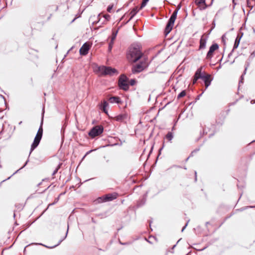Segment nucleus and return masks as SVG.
<instances>
[{"instance_id":"1","label":"nucleus","mask_w":255,"mask_h":255,"mask_svg":"<svg viewBox=\"0 0 255 255\" xmlns=\"http://www.w3.org/2000/svg\"><path fill=\"white\" fill-rule=\"evenodd\" d=\"M203 67V66H201L196 71L194 77H192V85L195 84L198 79H202L205 85L204 89V91H205L210 85L212 78L210 74H206L202 71Z\"/></svg>"},{"instance_id":"2","label":"nucleus","mask_w":255,"mask_h":255,"mask_svg":"<svg viewBox=\"0 0 255 255\" xmlns=\"http://www.w3.org/2000/svg\"><path fill=\"white\" fill-rule=\"evenodd\" d=\"M142 55L138 45H132L129 48L127 53V58L129 62H135Z\"/></svg>"},{"instance_id":"3","label":"nucleus","mask_w":255,"mask_h":255,"mask_svg":"<svg viewBox=\"0 0 255 255\" xmlns=\"http://www.w3.org/2000/svg\"><path fill=\"white\" fill-rule=\"evenodd\" d=\"M97 71L101 76H113L114 75L118 74V71L116 69L105 66L98 67L97 68Z\"/></svg>"},{"instance_id":"4","label":"nucleus","mask_w":255,"mask_h":255,"mask_svg":"<svg viewBox=\"0 0 255 255\" xmlns=\"http://www.w3.org/2000/svg\"><path fill=\"white\" fill-rule=\"evenodd\" d=\"M179 8V7H178V8L173 12L170 19H169L165 29V32L166 33V34H168L172 30L175 20L176 18L177 12Z\"/></svg>"},{"instance_id":"5","label":"nucleus","mask_w":255,"mask_h":255,"mask_svg":"<svg viewBox=\"0 0 255 255\" xmlns=\"http://www.w3.org/2000/svg\"><path fill=\"white\" fill-rule=\"evenodd\" d=\"M43 133V129L42 127V125L40 127L37 134L34 138L33 143L31 146L30 153L38 146L39 144L40 141L42 138Z\"/></svg>"},{"instance_id":"6","label":"nucleus","mask_w":255,"mask_h":255,"mask_svg":"<svg viewBox=\"0 0 255 255\" xmlns=\"http://www.w3.org/2000/svg\"><path fill=\"white\" fill-rule=\"evenodd\" d=\"M103 128L101 126H96L89 132V135L92 137H94L103 132Z\"/></svg>"},{"instance_id":"7","label":"nucleus","mask_w":255,"mask_h":255,"mask_svg":"<svg viewBox=\"0 0 255 255\" xmlns=\"http://www.w3.org/2000/svg\"><path fill=\"white\" fill-rule=\"evenodd\" d=\"M119 85L121 89L124 90H127L128 89L127 77L123 75L121 76L119 80Z\"/></svg>"},{"instance_id":"8","label":"nucleus","mask_w":255,"mask_h":255,"mask_svg":"<svg viewBox=\"0 0 255 255\" xmlns=\"http://www.w3.org/2000/svg\"><path fill=\"white\" fill-rule=\"evenodd\" d=\"M218 48L219 45L218 44L216 43L212 44L210 47L209 50L207 53L206 58L208 59H211L213 57L214 51Z\"/></svg>"},{"instance_id":"9","label":"nucleus","mask_w":255,"mask_h":255,"mask_svg":"<svg viewBox=\"0 0 255 255\" xmlns=\"http://www.w3.org/2000/svg\"><path fill=\"white\" fill-rule=\"evenodd\" d=\"M117 194L116 193L109 194L105 196H103V197L99 198V202L112 201L117 198Z\"/></svg>"},{"instance_id":"10","label":"nucleus","mask_w":255,"mask_h":255,"mask_svg":"<svg viewBox=\"0 0 255 255\" xmlns=\"http://www.w3.org/2000/svg\"><path fill=\"white\" fill-rule=\"evenodd\" d=\"M91 45L88 43H85L81 47L79 50L80 54L82 55H86L88 54Z\"/></svg>"},{"instance_id":"11","label":"nucleus","mask_w":255,"mask_h":255,"mask_svg":"<svg viewBox=\"0 0 255 255\" xmlns=\"http://www.w3.org/2000/svg\"><path fill=\"white\" fill-rule=\"evenodd\" d=\"M146 66L145 63H141L136 65L132 68V71L133 73H139L142 71Z\"/></svg>"},{"instance_id":"12","label":"nucleus","mask_w":255,"mask_h":255,"mask_svg":"<svg viewBox=\"0 0 255 255\" xmlns=\"http://www.w3.org/2000/svg\"><path fill=\"white\" fill-rule=\"evenodd\" d=\"M195 3L200 10H204L208 7L206 0H195Z\"/></svg>"},{"instance_id":"13","label":"nucleus","mask_w":255,"mask_h":255,"mask_svg":"<svg viewBox=\"0 0 255 255\" xmlns=\"http://www.w3.org/2000/svg\"><path fill=\"white\" fill-rule=\"evenodd\" d=\"M118 30H117L116 31H113L112 33V35L111 38V41L109 44V48L108 50L109 51H111L112 50V49L113 48V46L114 43V41L116 38L117 33H118Z\"/></svg>"},{"instance_id":"14","label":"nucleus","mask_w":255,"mask_h":255,"mask_svg":"<svg viewBox=\"0 0 255 255\" xmlns=\"http://www.w3.org/2000/svg\"><path fill=\"white\" fill-rule=\"evenodd\" d=\"M243 32H241L240 34H239L237 35V36L235 40V42H234V44L233 46V48L232 51H233L235 49H237L239 45L241 39L242 37L243 36Z\"/></svg>"},{"instance_id":"15","label":"nucleus","mask_w":255,"mask_h":255,"mask_svg":"<svg viewBox=\"0 0 255 255\" xmlns=\"http://www.w3.org/2000/svg\"><path fill=\"white\" fill-rule=\"evenodd\" d=\"M206 42L207 38L205 37L204 35H202L200 40L199 50L204 49L205 48Z\"/></svg>"},{"instance_id":"16","label":"nucleus","mask_w":255,"mask_h":255,"mask_svg":"<svg viewBox=\"0 0 255 255\" xmlns=\"http://www.w3.org/2000/svg\"><path fill=\"white\" fill-rule=\"evenodd\" d=\"M109 101L111 103H120L121 102L120 98L118 97H112L109 99Z\"/></svg>"},{"instance_id":"17","label":"nucleus","mask_w":255,"mask_h":255,"mask_svg":"<svg viewBox=\"0 0 255 255\" xmlns=\"http://www.w3.org/2000/svg\"><path fill=\"white\" fill-rule=\"evenodd\" d=\"M200 125H201V127L202 128V129H203V131L202 132L200 131V137L199 138H201L204 134H207L208 131L206 130V125H203L202 124H200Z\"/></svg>"},{"instance_id":"18","label":"nucleus","mask_w":255,"mask_h":255,"mask_svg":"<svg viewBox=\"0 0 255 255\" xmlns=\"http://www.w3.org/2000/svg\"><path fill=\"white\" fill-rule=\"evenodd\" d=\"M108 106L109 104L108 103V102L106 101H104L103 102L102 107L101 108L102 110L106 114L108 112L107 110V108L108 107Z\"/></svg>"},{"instance_id":"19","label":"nucleus","mask_w":255,"mask_h":255,"mask_svg":"<svg viewBox=\"0 0 255 255\" xmlns=\"http://www.w3.org/2000/svg\"><path fill=\"white\" fill-rule=\"evenodd\" d=\"M138 10L139 9L137 7L133 8V9L131 11L130 13V14L131 15L130 18H132L136 14V13L138 12Z\"/></svg>"},{"instance_id":"20","label":"nucleus","mask_w":255,"mask_h":255,"mask_svg":"<svg viewBox=\"0 0 255 255\" xmlns=\"http://www.w3.org/2000/svg\"><path fill=\"white\" fill-rule=\"evenodd\" d=\"M255 1V0H247V5L248 7H250L251 9L253 8L254 6V4L253 2Z\"/></svg>"},{"instance_id":"21","label":"nucleus","mask_w":255,"mask_h":255,"mask_svg":"<svg viewBox=\"0 0 255 255\" xmlns=\"http://www.w3.org/2000/svg\"><path fill=\"white\" fill-rule=\"evenodd\" d=\"M173 137V134L171 132H169L166 135V138L169 141H171Z\"/></svg>"},{"instance_id":"22","label":"nucleus","mask_w":255,"mask_h":255,"mask_svg":"<svg viewBox=\"0 0 255 255\" xmlns=\"http://www.w3.org/2000/svg\"><path fill=\"white\" fill-rule=\"evenodd\" d=\"M148 0H143V1L142 2V3H141V6H140L139 9H141L143 7H144L146 5V4L147 3V2L148 1Z\"/></svg>"},{"instance_id":"23","label":"nucleus","mask_w":255,"mask_h":255,"mask_svg":"<svg viewBox=\"0 0 255 255\" xmlns=\"http://www.w3.org/2000/svg\"><path fill=\"white\" fill-rule=\"evenodd\" d=\"M249 65H250V62L247 61L245 63V70L244 71V74H246V71H247V69H248V67L249 66Z\"/></svg>"},{"instance_id":"24","label":"nucleus","mask_w":255,"mask_h":255,"mask_svg":"<svg viewBox=\"0 0 255 255\" xmlns=\"http://www.w3.org/2000/svg\"><path fill=\"white\" fill-rule=\"evenodd\" d=\"M205 248H206L205 247H202V248H200V249H198L197 248L194 247L193 246H192V250H195L198 251H202L204 250Z\"/></svg>"},{"instance_id":"25","label":"nucleus","mask_w":255,"mask_h":255,"mask_svg":"<svg viewBox=\"0 0 255 255\" xmlns=\"http://www.w3.org/2000/svg\"><path fill=\"white\" fill-rule=\"evenodd\" d=\"M186 95V92L185 91H183L181 92L178 95V98H182L184 96H185Z\"/></svg>"},{"instance_id":"26","label":"nucleus","mask_w":255,"mask_h":255,"mask_svg":"<svg viewBox=\"0 0 255 255\" xmlns=\"http://www.w3.org/2000/svg\"><path fill=\"white\" fill-rule=\"evenodd\" d=\"M244 75H245V74H244V73H243V74L241 75V77H240V81H239V85H240V84H241V83H242V84H243V81H244Z\"/></svg>"},{"instance_id":"27","label":"nucleus","mask_w":255,"mask_h":255,"mask_svg":"<svg viewBox=\"0 0 255 255\" xmlns=\"http://www.w3.org/2000/svg\"><path fill=\"white\" fill-rule=\"evenodd\" d=\"M252 207H252V206H246V207H243V208H241V209H240V211H243V210H245V209H247V208H252Z\"/></svg>"},{"instance_id":"28","label":"nucleus","mask_w":255,"mask_h":255,"mask_svg":"<svg viewBox=\"0 0 255 255\" xmlns=\"http://www.w3.org/2000/svg\"><path fill=\"white\" fill-rule=\"evenodd\" d=\"M204 91H204V90H203V91H202V93H201V94H200V95H199L197 96V98H196V99H195V102H196V101H197V100H199V98H200V96H201V95L203 94V93L204 92Z\"/></svg>"},{"instance_id":"29","label":"nucleus","mask_w":255,"mask_h":255,"mask_svg":"<svg viewBox=\"0 0 255 255\" xmlns=\"http://www.w3.org/2000/svg\"><path fill=\"white\" fill-rule=\"evenodd\" d=\"M254 57H255V52L254 51L252 52L250 56V58H253Z\"/></svg>"},{"instance_id":"30","label":"nucleus","mask_w":255,"mask_h":255,"mask_svg":"<svg viewBox=\"0 0 255 255\" xmlns=\"http://www.w3.org/2000/svg\"><path fill=\"white\" fill-rule=\"evenodd\" d=\"M112 8H113V5H109L107 8L108 11L111 12Z\"/></svg>"},{"instance_id":"31","label":"nucleus","mask_w":255,"mask_h":255,"mask_svg":"<svg viewBox=\"0 0 255 255\" xmlns=\"http://www.w3.org/2000/svg\"><path fill=\"white\" fill-rule=\"evenodd\" d=\"M104 17H105L106 19L109 20V19H110V15H109V14H105V15H104Z\"/></svg>"},{"instance_id":"32","label":"nucleus","mask_w":255,"mask_h":255,"mask_svg":"<svg viewBox=\"0 0 255 255\" xmlns=\"http://www.w3.org/2000/svg\"><path fill=\"white\" fill-rule=\"evenodd\" d=\"M130 83L131 85H133L134 84L135 81L134 80H131Z\"/></svg>"},{"instance_id":"33","label":"nucleus","mask_w":255,"mask_h":255,"mask_svg":"<svg viewBox=\"0 0 255 255\" xmlns=\"http://www.w3.org/2000/svg\"><path fill=\"white\" fill-rule=\"evenodd\" d=\"M197 180V172L195 171V181Z\"/></svg>"},{"instance_id":"34","label":"nucleus","mask_w":255,"mask_h":255,"mask_svg":"<svg viewBox=\"0 0 255 255\" xmlns=\"http://www.w3.org/2000/svg\"><path fill=\"white\" fill-rule=\"evenodd\" d=\"M199 150V149H195V150H192V153H193V152H197V151H198Z\"/></svg>"},{"instance_id":"35","label":"nucleus","mask_w":255,"mask_h":255,"mask_svg":"<svg viewBox=\"0 0 255 255\" xmlns=\"http://www.w3.org/2000/svg\"><path fill=\"white\" fill-rule=\"evenodd\" d=\"M251 103L252 104H255V100H252L251 101Z\"/></svg>"},{"instance_id":"36","label":"nucleus","mask_w":255,"mask_h":255,"mask_svg":"<svg viewBox=\"0 0 255 255\" xmlns=\"http://www.w3.org/2000/svg\"><path fill=\"white\" fill-rule=\"evenodd\" d=\"M233 51H231L229 54H228V57H230L232 55V52Z\"/></svg>"},{"instance_id":"37","label":"nucleus","mask_w":255,"mask_h":255,"mask_svg":"<svg viewBox=\"0 0 255 255\" xmlns=\"http://www.w3.org/2000/svg\"><path fill=\"white\" fill-rule=\"evenodd\" d=\"M214 135V133H211V134H210L209 135V137H211L212 136H213Z\"/></svg>"},{"instance_id":"38","label":"nucleus","mask_w":255,"mask_h":255,"mask_svg":"<svg viewBox=\"0 0 255 255\" xmlns=\"http://www.w3.org/2000/svg\"><path fill=\"white\" fill-rule=\"evenodd\" d=\"M235 0H232V1H233V3L234 5H236V3L235 2Z\"/></svg>"},{"instance_id":"39","label":"nucleus","mask_w":255,"mask_h":255,"mask_svg":"<svg viewBox=\"0 0 255 255\" xmlns=\"http://www.w3.org/2000/svg\"><path fill=\"white\" fill-rule=\"evenodd\" d=\"M185 228V227H184L183 228V229H182V232H183V230H184Z\"/></svg>"},{"instance_id":"40","label":"nucleus","mask_w":255,"mask_h":255,"mask_svg":"<svg viewBox=\"0 0 255 255\" xmlns=\"http://www.w3.org/2000/svg\"><path fill=\"white\" fill-rule=\"evenodd\" d=\"M57 171V169H56V170L54 172V174H55Z\"/></svg>"},{"instance_id":"41","label":"nucleus","mask_w":255,"mask_h":255,"mask_svg":"<svg viewBox=\"0 0 255 255\" xmlns=\"http://www.w3.org/2000/svg\"><path fill=\"white\" fill-rule=\"evenodd\" d=\"M189 158V157H188L187 158V160H188Z\"/></svg>"},{"instance_id":"42","label":"nucleus","mask_w":255,"mask_h":255,"mask_svg":"<svg viewBox=\"0 0 255 255\" xmlns=\"http://www.w3.org/2000/svg\"><path fill=\"white\" fill-rule=\"evenodd\" d=\"M254 141H255V140H254V141H253L252 142H254Z\"/></svg>"}]
</instances>
